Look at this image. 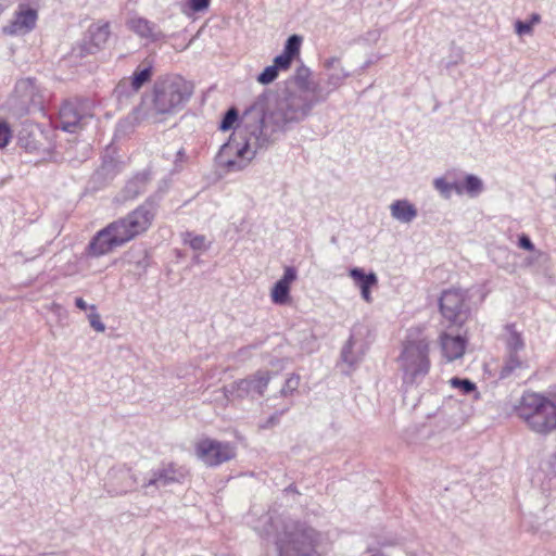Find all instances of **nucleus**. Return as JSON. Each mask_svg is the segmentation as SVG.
I'll use <instances>...</instances> for the list:
<instances>
[{"label":"nucleus","instance_id":"nucleus-9","mask_svg":"<svg viewBox=\"0 0 556 556\" xmlns=\"http://www.w3.org/2000/svg\"><path fill=\"white\" fill-rule=\"evenodd\" d=\"M254 151L251 150L249 142L240 143L236 137L223 146L219 157L223 165L229 170H239L244 168L253 159Z\"/></svg>","mask_w":556,"mask_h":556},{"label":"nucleus","instance_id":"nucleus-7","mask_svg":"<svg viewBox=\"0 0 556 556\" xmlns=\"http://www.w3.org/2000/svg\"><path fill=\"white\" fill-rule=\"evenodd\" d=\"M302 37L292 35L288 38L285 49L281 54L274 59V63L258 75L257 81L263 85L273 83L277 77L279 71H288L294 60L300 58Z\"/></svg>","mask_w":556,"mask_h":556},{"label":"nucleus","instance_id":"nucleus-14","mask_svg":"<svg viewBox=\"0 0 556 556\" xmlns=\"http://www.w3.org/2000/svg\"><path fill=\"white\" fill-rule=\"evenodd\" d=\"M440 344L447 362L458 359L465 354L466 339L462 336H451L443 332L440 336Z\"/></svg>","mask_w":556,"mask_h":556},{"label":"nucleus","instance_id":"nucleus-2","mask_svg":"<svg viewBox=\"0 0 556 556\" xmlns=\"http://www.w3.org/2000/svg\"><path fill=\"white\" fill-rule=\"evenodd\" d=\"M190 84L178 75L160 77L152 88V110L157 116L176 113L190 99Z\"/></svg>","mask_w":556,"mask_h":556},{"label":"nucleus","instance_id":"nucleus-20","mask_svg":"<svg viewBox=\"0 0 556 556\" xmlns=\"http://www.w3.org/2000/svg\"><path fill=\"white\" fill-rule=\"evenodd\" d=\"M153 75L152 66H138L130 77V86L134 91H138L144 84L151 80Z\"/></svg>","mask_w":556,"mask_h":556},{"label":"nucleus","instance_id":"nucleus-33","mask_svg":"<svg viewBox=\"0 0 556 556\" xmlns=\"http://www.w3.org/2000/svg\"><path fill=\"white\" fill-rule=\"evenodd\" d=\"M75 304L81 311L87 309V303L85 302V300L83 298H77L75 301Z\"/></svg>","mask_w":556,"mask_h":556},{"label":"nucleus","instance_id":"nucleus-23","mask_svg":"<svg viewBox=\"0 0 556 556\" xmlns=\"http://www.w3.org/2000/svg\"><path fill=\"white\" fill-rule=\"evenodd\" d=\"M526 366H527V362H526V359H523L519 356V353H517V354L509 353V357L506 361V364L504 366V371L508 374L516 369L523 368Z\"/></svg>","mask_w":556,"mask_h":556},{"label":"nucleus","instance_id":"nucleus-19","mask_svg":"<svg viewBox=\"0 0 556 556\" xmlns=\"http://www.w3.org/2000/svg\"><path fill=\"white\" fill-rule=\"evenodd\" d=\"M483 189L481 179L473 175H467L463 184H455L454 191L458 194L464 192L471 197L479 194Z\"/></svg>","mask_w":556,"mask_h":556},{"label":"nucleus","instance_id":"nucleus-10","mask_svg":"<svg viewBox=\"0 0 556 556\" xmlns=\"http://www.w3.org/2000/svg\"><path fill=\"white\" fill-rule=\"evenodd\" d=\"M271 379L269 371L258 370L253 376L235 381L231 384L230 394L238 399H244L254 393L263 395Z\"/></svg>","mask_w":556,"mask_h":556},{"label":"nucleus","instance_id":"nucleus-21","mask_svg":"<svg viewBox=\"0 0 556 556\" xmlns=\"http://www.w3.org/2000/svg\"><path fill=\"white\" fill-rule=\"evenodd\" d=\"M541 22V16L538 13H533L530 20L527 22L517 21L515 23V30L519 36L532 34L533 26Z\"/></svg>","mask_w":556,"mask_h":556},{"label":"nucleus","instance_id":"nucleus-18","mask_svg":"<svg viewBox=\"0 0 556 556\" xmlns=\"http://www.w3.org/2000/svg\"><path fill=\"white\" fill-rule=\"evenodd\" d=\"M90 34V43L93 48L100 49L102 48L109 40L110 37V24L108 22L104 23H94L89 27Z\"/></svg>","mask_w":556,"mask_h":556},{"label":"nucleus","instance_id":"nucleus-26","mask_svg":"<svg viewBox=\"0 0 556 556\" xmlns=\"http://www.w3.org/2000/svg\"><path fill=\"white\" fill-rule=\"evenodd\" d=\"M12 139V129L5 122H0V148L7 147Z\"/></svg>","mask_w":556,"mask_h":556},{"label":"nucleus","instance_id":"nucleus-31","mask_svg":"<svg viewBox=\"0 0 556 556\" xmlns=\"http://www.w3.org/2000/svg\"><path fill=\"white\" fill-rule=\"evenodd\" d=\"M189 244L194 250H201L205 247V238L203 236H193L189 240Z\"/></svg>","mask_w":556,"mask_h":556},{"label":"nucleus","instance_id":"nucleus-24","mask_svg":"<svg viewBox=\"0 0 556 556\" xmlns=\"http://www.w3.org/2000/svg\"><path fill=\"white\" fill-rule=\"evenodd\" d=\"M507 346L509 353H519L525 349V341L521 337V334L517 331H513L509 336V339L507 341Z\"/></svg>","mask_w":556,"mask_h":556},{"label":"nucleus","instance_id":"nucleus-29","mask_svg":"<svg viewBox=\"0 0 556 556\" xmlns=\"http://www.w3.org/2000/svg\"><path fill=\"white\" fill-rule=\"evenodd\" d=\"M88 318H89V323H90L91 327L96 331L103 332L105 330V326L101 321V317H100V315L98 313H96V312L90 313Z\"/></svg>","mask_w":556,"mask_h":556},{"label":"nucleus","instance_id":"nucleus-30","mask_svg":"<svg viewBox=\"0 0 556 556\" xmlns=\"http://www.w3.org/2000/svg\"><path fill=\"white\" fill-rule=\"evenodd\" d=\"M300 386V376L299 375H291L287 381H286V386H285V391L286 390H290V391H294L299 388Z\"/></svg>","mask_w":556,"mask_h":556},{"label":"nucleus","instance_id":"nucleus-4","mask_svg":"<svg viewBox=\"0 0 556 556\" xmlns=\"http://www.w3.org/2000/svg\"><path fill=\"white\" fill-rule=\"evenodd\" d=\"M430 344L426 338L407 339L399 356L403 380L415 383L419 378L428 375L431 368Z\"/></svg>","mask_w":556,"mask_h":556},{"label":"nucleus","instance_id":"nucleus-13","mask_svg":"<svg viewBox=\"0 0 556 556\" xmlns=\"http://www.w3.org/2000/svg\"><path fill=\"white\" fill-rule=\"evenodd\" d=\"M295 279V268L286 267L283 276L275 283L271 289L270 298L273 303L282 305L290 302V289Z\"/></svg>","mask_w":556,"mask_h":556},{"label":"nucleus","instance_id":"nucleus-5","mask_svg":"<svg viewBox=\"0 0 556 556\" xmlns=\"http://www.w3.org/2000/svg\"><path fill=\"white\" fill-rule=\"evenodd\" d=\"M320 542V533L301 522H292L285 528L283 535L278 540L280 554H288L291 547L296 556H321L315 547Z\"/></svg>","mask_w":556,"mask_h":556},{"label":"nucleus","instance_id":"nucleus-17","mask_svg":"<svg viewBox=\"0 0 556 556\" xmlns=\"http://www.w3.org/2000/svg\"><path fill=\"white\" fill-rule=\"evenodd\" d=\"M390 210L395 219L404 223H409L417 216L416 207L406 200L394 201Z\"/></svg>","mask_w":556,"mask_h":556},{"label":"nucleus","instance_id":"nucleus-6","mask_svg":"<svg viewBox=\"0 0 556 556\" xmlns=\"http://www.w3.org/2000/svg\"><path fill=\"white\" fill-rule=\"evenodd\" d=\"M439 312L448 327L462 328L470 318L468 291L457 287L443 290L438 300Z\"/></svg>","mask_w":556,"mask_h":556},{"label":"nucleus","instance_id":"nucleus-25","mask_svg":"<svg viewBox=\"0 0 556 556\" xmlns=\"http://www.w3.org/2000/svg\"><path fill=\"white\" fill-rule=\"evenodd\" d=\"M237 119H238V112L236 109L232 108V109L228 110L227 113L225 114L219 128L223 131L229 130L230 128L233 127Z\"/></svg>","mask_w":556,"mask_h":556},{"label":"nucleus","instance_id":"nucleus-16","mask_svg":"<svg viewBox=\"0 0 556 556\" xmlns=\"http://www.w3.org/2000/svg\"><path fill=\"white\" fill-rule=\"evenodd\" d=\"M128 28L140 36L141 38L152 39L156 38L155 24L143 17H132L127 23Z\"/></svg>","mask_w":556,"mask_h":556},{"label":"nucleus","instance_id":"nucleus-1","mask_svg":"<svg viewBox=\"0 0 556 556\" xmlns=\"http://www.w3.org/2000/svg\"><path fill=\"white\" fill-rule=\"evenodd\" d=\"M154 216L151 205L143 204L124 217L108 224L91 238L86 248L88 255L93 257L106 255L143 235L151 227Z\"/></svg>","mask_w":556,"mask_h":556},{"label":"nucleus","instance_id":"nucleus-8","mask_svg":"<svg viewBox=\"0 0 556 556\" xmlns=\"http://www.w3.org/2000/svg\"><path fill=\"white\" fill-rule=\"evenodd\" d=\"M195 455L208 467H216L236 456V447L230 442H222L211 438L200 439L195 445Z\"/></svg>","mask_w":556,"mask_h":556},{"label":"nucleus","instance_id":"nucleus-27","mask_svg":"<svg viewBox=\"0 0 556 556\" xmlns=\"http://www.w3.org/2000/svg\"><path fill=\"white\" fill-rule=\"evenodd\" d=\"M434 187L441 194L448 197L451 191L454 190L455 184H450L444 178H437Z\"/></svg>","mask_w":556,"mask_h":556},{"label":"nucleus","instance_id":"nucleus-22","mask_svg":"<svg viewBox=\"0 0 556 556\" xmlns=\"http://www.w3.org/2000/svg\"><path fill=\"white\" fill-rule=\"evenodd\" d=\"M450 386L452 388L458 389L463 394H469L477 390L476 384L469 379H460L458 377H453L450 380Z\"/></svg>","mask_w":556,"mask_h":556},{"label":"nucleus","instance_id":"nucleus-28","mask_svg":"<svg viewBox=\"0 0 556 556\" xmlns=\"http://www.w3.org/2000/svg\"><path fill=\"white\" fill-rule=\"evenodd\" d=\"M192 12H202L208 9L211 0H187Z\"/></svg>","mask_w":556,"mask_h":556},{"label":"nucleus","instance_id":"nucleus-32","mask_svg":"<svg viewBox=\"0 0 556 556\" xmlns=\"http://www.w3.org/2000/svg\"><path fill=\"white\" fill-rule=\"evenodd\" d=\"M519 247L528 251H533L534 249L530 238L526 235L519 237Z\"/></svg>","mask_w":556,"mask_h":556},{"label":"nucleus","instance_id":"nucleus-3","mask_svg":"<svg viewBox=\"0 0 556 556\" xmlns=\"http://www.w3.org/2000/svg\"><path fill=\"white\" fill-rule=\"evenodd\" d=\"M517 415L536 433L548 434L556 430V404L540 393H525L517 406Z\"/></svg>","mask_w":556,"mask_h":556},{"label":"nucleus","instance_id":"nucleus-12","mask_svg":"<svg viewBox=\"0 0 556 556\" xmlns=\"http://www.w3.org/2000/svg\"><path fill=\"white\" fill-rule=\"evenodd\" d=\"M61 128L67 132H76L83 128L85 115L81 113L78 102L66 101L59 112Z\"/></svg>","mask_w":556,"mask_h":556},{"label":"nucleus","instance_id":"nucleus-15","mask_svg":"<svg viewBox=\"0 0 556 556\" xmlns=\"http://www.w3.org/2000/svg\"><path fill=\"white\" fill-rule=\"evenodd\" d=\"M350 276L359 287L362 298L368 303L371 302L370 288L378 283L376 275L374 273L365 274L361 268H352Z\"/></svg>","mask_w":556,"mask_h":556},{"label":"nucleus","instance_id":"nucleus-11","mask_svg":"<svg viewBox=\"0 0 556 556\" xmlns=\"http://www.w3.org/2000/svg\"><path fill=\"white\" fill-rule=\"evenodd\" d=\"M38 13L27 4H20L12 21L3 28L11 36L25 35L31 31L37 23Z\"/></svg>","mask_w":556,"mask_h":556}]
</instances>
